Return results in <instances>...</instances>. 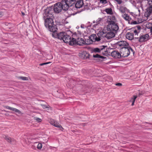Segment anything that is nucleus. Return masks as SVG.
<instances>
[{"mask_svg": "<svg viewBox=\"0 0 152 152\" xmlns=\"http://www.w3.org/2000/svg\"><path fill=\"white\" fill-rule=\"evenodd\" d=\"M115 45L117 48L120 49L121 57H126L130 54V51L134 53L133 49L129 46V43L125 41H120L116 43Z\"/></svg>", "mask_w": 152, "mask_h": 152, "instance_id": "nucleus-1", "label": "nucleus"}, {"mask_svg": "<svg viewBox=\"0 0 152 152\" xmlns=\"http://www.w3.org/2000/svg\"><path fill=\"white\" fill-rule=\"evenodd\" d=\"M73 2V0H63L56 3L53 7V12L58 13L62 10L65 11H67L69 7H71L72 3Z\"/></svg>", "mask_w": 152, "mask_h": 152, "instance_id": "nucleus-2", "label": "nucleus"}, {"mask_svg": "<svg viewBox=\"0 0 152 152\" xmlns=\"http://www.w3.org/2000/svg\"><path fill=\"white\" fill-rule=\"evenodd\" d=\"M107 28L108 30L115 33H116L119 29V27L117 23L115 21H112L111 20L108 22Z\"/></svg>", "mask_w": 152, "mask_h": 152, "instance_id": "nucleus-3", "label": "nucleus"}, {"mask_svg": "<svg viewBox=\"0 0 152 152\" xmlns=\"http://www.w3.org/2000/svg\"><path fill=\"white\" fill-rule=\"evenodd\" d=\"M53 7H48L44 10L43 18H53Z\"/></svg>", "mask_w": 152, "mask_h": 152, "instance_id": "nucleus-4", "label": "nucleus"}, {"mask_svg": "<svg viewBox=\"0 0 152 152\" xmlns=\"http://www.w3.org/2000/svg\"><path fill=\"white\" fill-rule=\"evenodd\" d=\"M66 35L68 36L67 37H65V38L64 39V42L65 43H69V45H77V40L76 39L72 38H71V37L68 35L66 34Z\"/></svg>", "mask_w": 152, "mask_h": 152, "instance_id": "nucleus-5", "label": "nucleus"}, {"mask_svg": "<svg viewBox=\"0 0 152 152\" xmlns=\"http://www.w3.org/2000/svg\"><path fill=\"white\" fill-rule=\"evenodd\" d=\"M52 36L55 38H58L60 40H63L64 41L65 37H67L66 35V33L65 32H62L57 34L55 32H53L52 34Z\"/></svg>", "mask_w": 152, "mask_h": 152, "instance_id": "nucleus-6", "label": "nucleus"}, {"mask_svg": "<svg viewBox=\"0 0 152 152\" xmlns=\"http://www.w3.org/2000/svg\"><path fill=\"white\" fill-rule=\"evenodd\" d=\"M88 42H90V44L92 43L93 42H99L100 41V38H98L96 34H92L88 37V39H87Z\"/></svg>", "mask_w": 152, "mask_h": 152, "instance_id": "nucleus-7", "label": "nucleus"}, {"mask_svg": "<svg viewBox=\"0 0 152 152\" xmlns=\"http://www.w3.org/2000/svg\"><path fill=\"white\" fill-rule=\"evenodd\" d=\"M45 20V25L46 28L51 26L54 24L53 18H44Z\"/></svg>", "mask_w": 152, "mask_h": 152, "instance_id": "nucleus-8", "label": "nucleus"}, {"mask_svg": "<svg viewBox=\"0 0 152 152\" xmlns=\"http://www.w3.org/2000/svg\"><path fill=\"white\" fill-rule=\"evenodd\" d=\"M149 36L148 34H146L144 35H140L139 37H135V38L136 39H138V41L139 42H145L149 39Z\"/></svg>", "mask_w": 152, "mask_h": 152, "instance_id": "nucleus-9", "label": "nucleus"}, {"mask_svg": "<svg viewBox=\"0 0 152 152\" xmlns=\"http://www.w3.org/2000/svg\"><path fill=\"white\" fill-rule=\"evenodd\" d=\"M73 2L72 3L71 6L72 5L76 2L75 4V7L77 8H79L81 7L83 5V0H73Z\"/></svg>", "mask_w": 152, "mask_h": 152, "instance_id": "nucleus-10", "label": "nucleus"}, {"mask_svg": "<svg viewBox=\"0 0 152 152\" xmlns=\"http://www.w3.org/2000/svg\"><path fill=\"white\" fill-rule=\"evenodd\" d=\"M77 45H79L81 46L83 44L85 45H89L90 42L88 43V39H85L84 40L83 39L81 38H77Z\"/></svg>", "mask_w": 152, "mask_h": 152, "instance_id": "nucleus-11", "label": "nucleus"}, {"mask_svg": "<svg viewBox=\"0 0 152 152\" xmlns=\"http://www.w3.org/2000/svg\"><path fill=\"white\" fill-rule=\"evenodd\" d=\"M150 6L146 9L145 13V16L147 18L149 17L152 13V3H150Z\"/></svg>", "mask_w": 152, "mask_h": 152, "instance_id": "nucleus-12", "label": "nucleus"}, {"mask_svg": "<svg viewBox=\"0 0 152 152\" xmlns=\"http://www.w3.org/2000/svg\"><path fill=\"white\" fill-rule=\"evenodd\" d=\"M111 55L113 57L116 58H122L120 52H119L116 50L113 51L111 53Z\"/></svg>", "mask_w": 152, "mask_h": 152, "instance_id": "nucleus-13", "label": "nucleus"}, {"mask_svg": "<svg viewBox=\"0 0 152 152\" xmlns=\"http://www.w3.org/2000/svg\"><path fill=\"white\" fill-rule=\"evenodd\" d=\"M107 46H102L99 48H94L92 50V52L95 53H100L101 51L104 49Z\"/></svg>", "mask_w": 152, "mask_h": 152, "instance_id": "nucleus-14", "label": "nucleus"}, {"mask_svg": "<svg viewBox=\"0 0 152 152\" xmlns=\"http://www.w3.org/2000/svg\"><path fill=\"white\" fill-rule=\"evenodd\" d=\"M98 38H100V41L103 39L106 38V32L103 31H99L97 34Z\"/></svg>", "mask_w": 152, "mask_h": 152, "instance_id": "nucleus-15", "label": "nucleus"}, {"mask_svg": "<svg viewBox=\"0 0 152 152\" xmlns=\"http://www.w3.org/2000/svg\"><path fill=\"white\" fill-rule=\"evenodd\" d=\"M115 32L113 31H110L107 33L106 32V38L107 39H110L113 37L115 36Z\"/></svg>", "mask_w": 152, "mask_h": 152, "instance_id": "nucleus-16", "label": "nucleus"}, {"mask_svg": "<svg viewBox=\"0 0 152 152\" xmlns=\"http://www.w3.org/2000/svg\"><path fill=\"white\" fill-rule=\"evenodd\" d=\"M50 123L52 125L54 126L55 127L61 128L63 129V128L61 125L59 124V123L55 122L54 120L53 119H51L50 121Z\"/></svg>", "mask_w": 152, "mask_h": 152, "instance_id": "nucleus-17", "label": "nucleus"}, {"mask_svg": "<svg viewBox=\"0 0 152 152\" xmlns=\"http://www.w3.org/2000/svg\"><path fill=\"white\" fill-rule=\"evenodd\" d=\"M48 30L50 31L53 32H54L57 31V26L54 24L52 25L51 26L48 28Z\"/></svg>", "mask_w": 152, "mask_h": 152, "instance_id": "nucleus-18", "label": "nucleus"}, {"mask_svg": "<svg viewBox=\"0 0 152 152\" xmlns=\"http://www.w3.org/2000/svg\"><path fill=\"white\" fill-rule=\"evenodd\" d=\"M89 54L86 51H84L82 52L81 54V57L82 58L86 59L89 58Z\"/></svg>", "mask_w": 152, "mask_h": 152, "instance_id": "nucleus-19", "label": "nucleus"}, {"mask_svg": "<svg viewBox=\"0 0 152 152\" xmlns=\"http://www.w3.org/2000/svg\"><path fill=\"white\" fill-rule=\"evenodd\" d=\"M126 38L130 40H131L134 38V34L130 32H127L126 35Z\"/></svg>", "mask_w": 152, "mask_h": 152, "instance_id": "nucleus-20", "label": "nucleus"}, {"mask_svg": "<svg viewBox=\"0 0 152 152\" xmlns=\"http://www.w3.org/2000/svg\"><path fill=\"white\" fill-rule=\"evenodd\" d=\"M137 97L136 96L134 95L132 97H131L130 100L129 101V102H132V106H133L134 105V103L135 100Z\"/></svg>", "mask_w": 152, "mask_h": 152, "instance_id": "nucleus-21", "label": "nucleus"}, {"mask_svg": "<svg viewBox=\"0 0 152 152\" xmlns=\"http://www.w3.org/2000/svg\"><path fill=\"white\" fill-rule=\"evenodd\" d=\"M93 57L94 58H97L98 59H100V58H102V59H103L106 58V57H104V56H101L99 55L98 54H96V55H93Z\"/></svg>", "mask_w": 152, "mask_h": 152, "instance_id": "nucleus-22", "label": "nucleus"}, {"mask_svg": "<svg viewBox=\"0 0 152 152\" xmlns=\"http://www.w3.org/2000/svg\"><path fill=\"white\" fill-rule=\"evenodd\" d=\"M116 19L114 15H111V16H108V19L107 20V23L108 24V22L110 20L112 21H114Z\"/></svg>", "mask_w": 152, "mask_h": 152, "instance_id": "nucleus-23", "label": "nucleus"}, {"mask_svg": "<svg viewBox=\"0 0 152 152\" xmlns=\"http://www.w3.org/2000/svg\"><path fill=\"white\" fill-rule=\"evenodd\" d=\"M118 9L122 13H124L126 11L127 9L126 7H124L121 6Z\"/></svg>", "mask_w": 152, "mask_h": 152, "instance_id": "nucleus-24", "label": "nucleus"}, {"mask_svg": "<svg viewBox=\"0 0 152 152\" xmlns=\"http://www.w3.org/2000/svg\"><path fill=\"white\" fill-rule=\"evenodd\" d=\"M122 17L126 20L129 21L131 19V18L129 17L128 15L126 14H124L122 16Z\"/></svg>", "mask_w": 152, "mask_h": 152, "instance_id": "nucleus-25", "label": "nucleus"}, {"mask_svg": "<svg viewBox=\"0 0 152 152\" xmlns=\"http://www.w3.org/2000/svg\"><path fill=\"white\" fill-rule=\"evenodd\" d=\"M105 12L108 14L112 15L113 14L112 9L111 8H108L105 9Z\"/></svg>", "mask_w": 152, "mask_h": 152, "instance_id": "nucleus-26", "label": "nucleus"}, {"mask_svg": "<svg viewBox=\"0 0 152 152\" xmlns=\"http://www.w3.org/2000/svg\"><path fill=\"white\" fill-rule=\"evenodd\" d=\"M10 110L14 111L15 112L19 114H22L20 110L16 108L11 107Z\"/></svg>", "mask_w": 152, "mask_h": 152, "instance_id": "nucleus-27", "label": "nucleus"}, {"mask_svg": "<svg viewBox=\"0 0 152 152\" xmlns=\"http://www.w3.org/2000/svg\"><path fill=\"white\" fill-rule=\"evenodd\" d=\"M34 144L35 145H37V148L39 149H40L42 147V145L41 143H38V142H36Z\"/></svg>", "mask_w": 152, "mask_h": 152, "instance_id": "nucleus-28", "label": "nucleus"}, {"mask_svg": "<svg viewBox=\"0 0 152 152\" xmlns=\"http://www.w3.org/2000/svg\"><path fill=\"white\" fill-rule=\"evenodd\" d=\"M5 139L7 142H11L13 141V139L8 136H6Z\"/></svg>", "mask_w": 152, "mask_h": 152, "instance_id": "nucleus-29", "label": "nucleus"}, {"mask_svg": "<svg viewBox=\"0 0 152 152\" xmlns=\"http://www.w3.org/2000/svg\"><path fill=\"white\" fill-rule=\"evenodd\" d=\"M102 18H99L96 21V23L94 25V26H96L99 24L100 23V22L102 21Z\"/></svg>", "mask_w": 152, "mask_h": 152, "instance_id": "nucleus-30", "label": "nucleus"}, {"mask_svg": "<svg viewBox=\"0 0 152 152\" xmlns=\"http://www.w3.org/2000/svg\"><path fill=\"white\" fill-rule=\"evenodd\" d=\"M18 78L19 79H21L23 80H28V78L26 77H18Z\"/></svg>", "mask_w": 152, "mask_h": 152, "instance_id": "nucleus-31", "label": "nucleus"}, {"mask_svg": "<svg viewBox=\"0 0 152 152\" xmlns=\"http://www.w3.org/2000/svg\"><path fill=\"white\" fill-rule=\"evenodd\" d=\"M41 105L43 108L47 109L48 110V109L49 108V106H48L45 104H41Z\"/></svg>", "mask_w": 152, "mask_h": 152, "instance_id": "nucleus-32", "label": "nucleus"}, {"mask_svg": "<svg viewBox=\"0 0 152 152\" xmlns=\"http://www.w3.org/2000/svg\"><path fill=\"white\" fill-rule=\"evenodd\" d=\"M34 119L38 122H40L42 121V119H41L38 118H35Z\"/></svg>", "mask_w": 152, "mask_h": 152, "instance_id": "nucleus-33", "label": "nucleus"}, {"mask_svg": "<svg viewBox=\"0 0 152 152\" xmlns=\"http://www.w3.org/2000/svg\"><path fill=\"white\" fill-rule=\"evenodd\" d=\"M140 31H139L138 32L137 31V29H135L134 31V35L136 37L137 35L139 33Z\"/></svg>", "mask_w": 152, "mask_h": 152, "instance_id": "nucleus-34", "label": "nucleus"}, {"mask_svg": "<svg viewBox=\"0 0 152 152\" xmlns=\"http://www.w3.org/2000/svg\"><path fill=\"white\" fill-rule=\"evenodd\" d=\"M148 25L150 26L149 28L150 29V32L151 33L152 32V23H149Z\"/></svg>", "mask_w": 152, "mask_h": 152, "instance_id": "nucleus-35", "label": "nucleus"}, {"mask_svg": "<svg viewBox=\"0 0 152 152\" xmlns=\"http://www.w3.org/2000/svg\"><path fill=\"white\" fill-rule=\"evenodd\" d=\"M115 1L118 4H121L122 2V1L121 0H115Z\"/></svg>", "mask_w": 152, "mask_h": 152, "instance_id": "nucleus-36", "label": "nucleus"}, {"mask_svg": "<svg viewBox=\"0 0 152 152\" xmlns=\"http://www.w3.org/2000/svg\"><path fill=\"white\" fill-rule=\"evenodd\" d=\"M100 2L102 3L105 4L107 3V0H100Z\"/></svg>", "mask_w": 152, "mask_h": 152, "instance_id": "nucleus-37", "label": "nucleus"}, {"mask_svg": "<svg viewBox=\"0 0 152 152\" xmlns=\"http://www.w3.org/2000/svg\"><path fill=\"white\" fill-rule=\"evenodd\" d=\"M141 28V27L140 26H137L136 27V29H137V30H138L139 31Z\"/></svg>", "mask_w": 152, "mask_h": 152, "instance_id": "nucleus-38", "label": "nucleus"}, {"mask_svg": "<svg viewBox=\"0 0 152 152\" xmlns=\"http://www.w3.org/2000/svg\"><path fill=\"white\" fill-rule=\"evenodd\" d=\"M50 63V62H46V63H42V64H39V65L40 66H42L44 65L47 64H48Z\"/></svg>", "mask_w": 152, "mask_h": 152, "instance_id": "nucleus-39", "label": "nucleus"}, {"mask_svg": "<svg viewBox=\"0 0 152 152\" xmlns=\"http://www.w3.org/2000/svg\"><path fill=\"white\" fill-rule=\"evenodd\" d=\"M115 85L116 86H122V84L120 83H118L115 84Z\"/></svg>", "mask_w": 152, "mask_h": 152, "instance_id": "nucleus-40", "label": "nucleus"}, {"mask_svg": "<svg viewBox=\"0 0 152 152\" xmlns=\"http://www.w3.org/2000/svg\"><path fill=\"white\" fill-rule=\"evenodd\" d=\"M86 26L84 24H82L81 26V28H84Z\"/></svg>", "mask_w": 152, "mask_h": 152, "instance_id": "nucleus-41", "label": "nucleus"}, {"mask_svg": "<svg viewBox=\"0 0 152 152\" xmlns=\"http://www.w3.org/2000/svg\"><path fill=\"white\" fill-rule=\"evenodd\" d=\"M5 108H6L7 109L10 110L11 107L8 106H5Z\"/></svg>", "mask_w": 152, "mask_h": 152, "instance_id": "nucleus-42", "label": "nucleus"}, {"mask_svg": "<svg viewBox=\"0 0 152 152\" xmlns=\"http://www.w3.org/2000/svg\"><path fill=\"white\" fill-rule=\"evenodd\" d=\"M3 15V12H0V17H1Z\"/></svg>", "mask_w": 152, "mask_h": 152, "instance_id": "nucleus-43", "label": "nucleus"}, {"mask_svg": "<svg viewBox=\"0 0 152 152\" xmlns=\"http://www.w3.org/2000/svg\"><path fill=\"white\" fill-rule=\"evenodd\" d=\"M133 23L134 24H136L137 23L136 21H134L133 22Z\"/></svg>", "mask_w": 152, "mask_h": 152, "instance_id": "nucleus-44", "label": "nucleus"}, {"mask_svg": "<svg viewBox=\"0 0 152 152\" xmlns=\"http://www.w3.org/2000/svg\"><path fill=\"white\" fill-rule=\"evenodd\" d=\"M150 1H149V3H150V1H151V2L152 3H152V0H151V1L150 0Z\"/></svg>", "mask_w": 152, "mask_h": 152, "instance_id": "nucleus-45", "label": "nucleus"}, {"mask_svg": "<svg viewBox=\"0 0 152 152\" xmlns=\"http://www.w3.org/2000/svg\"><path fill=\"white\" fill-rule=\"evenodd\" d=\"M22 15H25V13H23V12H22Z\"/></svg>", "mask_w": 152, "mask_h": 152, "instance_id": "nucleus-46", "label": "nucleus"}, {"mask_svg": "<svg viewBox=\"0 0 152 152\" xmlns=\"http://www.w3.org/2000/svg\"><path fill=\"white\" fill-rule=\"evenodd\" d=\"M95 22H96L95 21H93V23H95Z\"/></svg>", "mask_w": 152, "mask_h": 152, "instance_id": "nucleus-47", "label": "nucleus"}, {"mask_svg": "<svg viewBox=\"0 0 152 152\" xmlns=\"http://www.w3.org/2000/svg\"><path fill=\"white\" fill-rule=\"evenodd\" d=\"M60 129H61V128ZM61 129H61V130H62V129H63H63H62L61 128Z\"/></svg>", "mask_w": 152, "mask_h": 152, "instance_id": "nucleus-48", "label": "nucleus"}]
</instances>
